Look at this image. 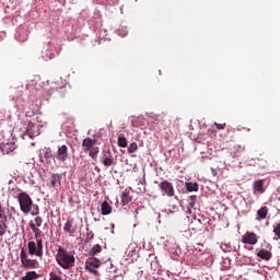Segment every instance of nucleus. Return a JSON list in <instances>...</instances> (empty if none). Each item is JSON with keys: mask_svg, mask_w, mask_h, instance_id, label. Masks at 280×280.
<instances>
[{"mask_svg": "<svg viewBox=\"0 0 280 280\" xmlns=\"http://www.w3.org/2000/svg\"><path fill=\"white\" fill-rule=\"evenodd\" d=\"M56 261L63 270H71L75 266V253L59 246L56 254Z\"/></svg>", "mask_w": 280, "mask_h": 280, "instance_id": "obj_1", "label": "nucleus"}, {"mask_svg": "<svg viewBox=\"0 0 280 280\" xmlns=\"http://www.w3.org/2000/svg\"><path fill=\"white\" fill-rule=\"evenodd\" d=\"M82 151L89 152V156L93 159V161H97V154H100V147H97V140L92 138H85L82 140Z\"/></svg>", "mask_w": 280, "mask_h": 280, "instance_id": "obj_2", "label": "nucleus"}, {"mask_svg": "<svg viewBox=\"0 0 280 280\" xmlns=\"http://www.w3.org/2000/svg\"><path fill=\"white\" fill-rule=\"evenodd\" d=\"M16 199L22 213H30L32 211V205H34V201L32 200V197L27 195V192H20L16 196Z\"/></svg>", "mask_w": 280, "mask_h": 280, "instance_id": "obj_3", "label": "nucleus"}, {"mask_svg": "<svg viewBox=\"0 0 280 280\" xmlns=\"http://www.w3.org/2000/svg\"><path fill=\"white\" fill-rule=\"evenodd\" d=\"M20 259H21L22 268H24L25 270L36 269L39 266L38 260L30 258L25 249L21 250Z\"/></svg>", "mask_w": 280, "mask_h": 280, "instance_id": "obj_4", "label": "nucleus"}, {"mask_svg": "<svg viewBox=\"0 0 280 280\" xmlns=\"http://www.w3.org/2000/svg\"><path fill=\"white\" fill-rule=\"evenodd\" d=\"M28 255H35V257H43V238L36 241H30L27 243Z\"/></svg>", "mask_w": 280, "mask_h": 280, "instance_id": "obj_5", "label": "nucleus"}, {"mask_svg": "<svg viewBox=\"0 0 280 280\" xmlns=\"http://www.w3.org/2000/svg\"><path fill=\"white\" fill-rule=\"evenodd\" d=\"M159 189L162 196H166V198H174L176 195V190H174V184L167 179H164L159 184Z\"/></svg>", "mask_w": 280, "mask_h": 280, "instance_id": "obj_6", "label": "nucleus"}, {"mask_svg": "<svg viewBox=\"0 0 280 280\" xmlns=\"http://www.w3.org/2000/svg\"><path fill=\"white\" fill-rule=\"evenodd\" d=\"M100 266H102V260L96 257H90L85 260V270L91 275H95V277L100 276V271H97Z\"/></svg>", "mask_w": 280, "mask_h": 280, "instance_id": "obj_7", "label": "nucleus"}, {"mask_svg": "<svg viewBox=\"0 0 280 280\" xmlns=\"http://www.w3.org/2000/svg\"><path fill=\"white\" fill-rule=\"evenodd\" d=\"M75 219L69 217L67 222L63 225L65 233H69L71 237L78 233V226L74 225Z\"/></svg>", "mask_w": 280, "mask_h": 280, "instance_id": "obj_8", "label": "nucleus"}, {"mask_svg": "<svg viewBox=\"0 0 280 280\" xmlns=\"http://www.w3.org/2000/svg\"><path fill=\"white\" fill-rule=\"evenodd\" d=\"M55 159H57V161H60L61 163H65V161L69 159V148L66 144L58 147Z\"/></svg>", "mask_w": 280, "mask_h": 280, "instance_id": "obj_9", "label": "nucleus"}, {"mask_svg": "<svg viewBox=\"0 0 280 280\" xmlns=\"http://www.w3.org/2000/svg\"><path fill=\"white\" fill-rule=\"evenodd\" d=\"M102 163L105 167H110L112 165H115V159H113V152H110V150H107L104 154H103V160Z\"/></svg>", "mask_w": 280, "mask_h": 280, "instance_id": "obj_10", "label": "nucleus"}, {"mask_svg": "<svg viewBox=\"0 0 280 280\" xmlns=\"http://www.w3.org/2000/svg\"><path fill=\"white\" fill-rule=\"evenodd\" d=\"M243 244H249L250 246H255L257 244V234L254 232H247L243 238H242Z\"/></svg>", "mask_w": 280, "mask_h": 280, "instance_id": "obj_11", "label": "nucleus"}, {"mask_svg": "<svg viewBox=\"0 0 280 280\" xmlns=\"http://www.w3.org/2000/svg\"><path fill=\"white\" fill-rule=\"evenodd\" d=\"M2 154H10L16 150V143L13 141H8L1 144L0 147Z\"/></svg>", "mask_w": 280, "mask_h": 280, "instance_id": "obj_12", "label": "nucleus"}, {"mask_svg": "<svg viewBox=\"0 0 280 280\" xmlns=\"http://www.w3.org/2000/svg\"><path fill=\"white\" fill-rule=\"evenodd\" d=\"M244 152H246V145L236 144L231 152L233 159H242L244 156Z\"/></svg>", "mask_w": 280, "mask_h": 280, "instance_id": "obj_13", "label": "nucleus"}, {"mask_svg": "<svg viewBox=\"0 0 280 280\" xmlns=\"http://www.w3.org/2000/svg\"><path fill=\"white\" fill-rule=\"evenodd\" d=\"M101 213L102 215H110L113 213V207L108 201H103L101 205Z\"/></svg>", "mask_w": 280, "mask_h": 280, "instance_id": "obj_14", "label": "nucleus"}, {"mask_svg": "<svg viewBox=\"0 0 280 280\" xmlns=\"http://www.w3.org/2000/svg\"><path fill=\"white\" fill-rule=\"evenodd\" d=\"M254 194H264L266 190L264 189V179L255 180L253 184Z\"/></svg>", "mask_w": 280, "mask_h": 280, "instance_id": "obj_15", "label": "nucleus"}, {"mask_svg": "<svg viewBox=\"0 0 280 280\" xmlns=\"http://www.w3.org/2000/svg\"><path fill=\"white\" fill-rule=\"evenodd\" d=\"M129 202H132V197L130 196V191L128 189H125L121 192V205L122 207H126Z\"/></svg>", "mask_w": 280, "mask_h": 280, "instance_id": "obj_16", "label": "nucleus"}, {"mask_svg": "<svg viewBox=\"0 0 280 280\" xmlns=\"http://www.w3.org/2000/svg\"><path fill=\"white\" fill-rule=\"evenodd\" d=\"M256 255L265 261H270V259H272V253L268 252L267 249H260Z\"/></svg>", "mask_w": 280, "mask_h": 280, "instance_id": "obj_17", "label": "nucleus"}, {"mask_svg": "<svg viewBox=\"0 0 280 280\" xmlns=\"http://www.w3.org/2000/svg\"><path fill=\"white\" fill-rule=\"evenodd\" d=\"M196 200H198V197L196 195L189 196L187 198V213H191V209L196 207Z\"/></svg>", "mask_w": 280, "mask_h": 280, "instance_id": "obj_18", "label": "nucleus"}, {"mask_svg": "<svg viewBox=\"0 0 280 280\" xmlns=\"http://www.w3.org/2000/svg\"><path fill=\"white\" fill-rule=\"evenodd\" d=\"M266 218H268V207L265 206L257 211V220H266Z\"/></svg>", "mask_w": 280, "mask_h": 280, "instance_id": "obj_19", "label": "nucleus"}, {"mask_svg": "<svg viewBox=\"0 0 280 280\" xmlns=\"http://www.w3.org/2000/svg\"><path fill=\"white\" fill-rule=\"evenodd\" d=\"M28 224H30V229L34 233L35 240H40V229H38L37 225L34 224V222H32V221Z\"/></svg>", "mask_w": 280, "mask_h": 280, "instance_id": "obj_20", "label": "nucleus"}, {"mask_svg": "<svg viewBox=\"0 0 280 280\" xmlns=\"http://www.w3.org/2000/svg\"><path fill=\"white\" fill-rule=\"evenodd\" d=\"M185 187L189 192L198 191V189H200V187L198 186V183H191V182H186Z\"/></svg>", "mask_w": 280, "mask_h": 280, "instance_id": "obj_21", "label": "nucleus"}, {"mask_svg": "<svg viewBox=\"0 0 280 280\" xmlns=\"http://www.w3.org/2000/svg\"><path fill=\"white\" fill-rule=\"evenodd\" d=\"M8 213H10V210L0 206V222L8 223Z\"/></svg>", "mask_w": 280, "mask_h": 280, "instance_id": "obj_22", "label": "nucleus"}, {"mask_svg": "<svg viewBox=\"0 0 280 280\" xmlns=\"http://www.w3.org/2000/svg\"><path fill=\"white\" fill-rule=\"evenodd\" d=\"M118 148H128V139L124 135L118 136Z\"/></svg>", "mask_w": 280, "mask_h": 280, "instance_id": "obj_23", "label": "nucleus"}, {"mask_svg": "<svg viewBox=\"0 0 280 280\" xmlns=\"http://www.w3.org/2000/svg\"><path fill=\"white\" fill-rule=\"evenodd\" d=\"M98 253H102V245L96 244L90 249L89 255L90 257H95Z\"/></svg>", "mask_w": 280, "mask_h": 280, "instance_id": "obj_24", "label": "nucleus"}, {"mask_svg": "<svg viewBox=\"0 0 280 280\" xmlns=\"http://www.w3.org/2000/svg\"><path fill=\"white\" fill-rule=\"evenodd\" d=\"M40 276L36 273V271H27L24 277H22V280H34L38 279Z\"/></svg>", "mask_w": 280, "mask_h": 280, "instance_id": "obj_25", "label": "nucleus"}, {"mask_svg": "<svg viewBox=\"0 0 280 280\" xmlns=\"http://www.w3.org/2000/svg\"><path fill=\"white\" fill-rule=\"evenodd\" d=\"M220 248L223 250V253H232L233 252V245H231V243H222L220 245Z\"/></svg>", "mask_w": 280, "mask_h": 280, "instance_id": "obj_26", "label": "nucleus"}, {"mask_svg": "<svg viewBox=\"0 0 280 280\" xmlns=\"http://www.w3.org/2000/svg\"><path fill=\"white\" fill-rule=\"evenodd\" d=\"M8 233V223L0 221V237H3Z\"/></svg>", "mask_w": 280, "mask_h": 280, "instance_id": "obj_27", "label": "nucleus"}, {"mask_svg": "<svg viewBox=\"0 0 280 280\" xmlns=\"http://www.w3.org/2000/svg\"><path fill=\"white\" fill-rule=\"evenodd\" d=\"M139 150V145L137 142H131L128 147V153L133 154V152H137Z\"/></svg>", "mask_w": 280, "mask_h": 280, "instance_id": "obj_28", "label": "nucleus"}, {"mask_svg": "<svg viewBox=\"0 0 280 280\" xmlns=\"http://www.w3.org/2000/svg\"><path fill=\"white\" fill-rule=\"evenodd\" d=\"M34 122L30 121L27 127H26V132H28V135H34Z\"/></svg>", "mask_w": 280, "mask_h": 280, "instance_id": "obj_29", "label": "nucleus"}, {"mask_svg": "<svg viewBox=\"0 0 280 280\" xmlns=\"http://www.w3.org/2000/svg\"><path fill=\"white\" fill-rule=\"evenodd\" d=\"M58 183V177H56V175H52L50 178V182L48 184V187H56V184Z\"/></svg>", "mask_w": 280, "mask_h": 280, "instance_id": "obj_30", "label": "nucleus"}, {"mask_svg": "<svg viewBox=\"0 0 280 280\" xmlns=\"http://www.w3.org/2000/svg\"><path fill=\"white\" fill-rule=\"evenodd\" d=\"M273 233L278 240H280V222L273 226Z\"/></svg>", "mask_w": 280, "mask_h": 280, "instance_id": "obj_31", "label": "nucleus"}, {"mask_svg": "<svg viewBox=\"0 0 280 280\" xmlns=\"http://www.w3.org/2000/svg\"><path fill=\"white\" fill-rule=\"evenodd\" d=\"M95 234L93 233V231H90L86 233L85 242H91V240H93Z\"/></svg>", "mask_w": 280, "mask_h": 280, "instance_id": "obj_32", "label": "nucleus"}, {"mask_svg": "<svg viewBox=\"0 0 280 280\" xmlns=\"http://www.w3.org/2000/svg\"><path fill=\"white\" fill-rule=\"evenodd\" d=\"M35 226H43V218L42 217H36L35 218Z\"/></svg>", "mask_w": 280, "mask_h": 280, "instance_id": "obj_33", "label": "nucleus"}, {"mask_svg": "<svg viewBox=\"0 0 280 280\" xmlns=\"http://www.w3.org/2000/svg\"><path fill=\"white\" fill-rule=\"evenodd\" d=\"M214 126L218 130H224V128H226V124L214 122Z\"/></svg>", "mask_w": 280, "mask_h": 280, "instance_id": "obj_34", "label": "nucleus"}, {"mask_svg": "<svg viewBox=\"0 0 280 280\" xmlns=\"http://www.w3.org/2000/svg\"><path fill=\"white\" fill-rule=\"evenodd\" d=\"M49 280H62V278L54 272H50Z\"/></svg>", "mask_w": 280, "mask_h": 280, "instance_id": "obj_35", "label": "nucleus"}, {"mask_svg": "<svg viewBox=\"0 0 280 280\" xmlns=\"http://www.w3.org/2000/svg\"><path fill=\"white\" fill-rule=\"evenodd\" d=\"M211 174H212V176H218V170L211 168Z\"/></svg>", "mask_w": 280, "mask_h": 280, "instance_id": "obj_36", "label": "nucleus"}, {"mask_svg": "<svg viewBox=\"0 0 280 280\" xmlns=\"http://www.w3.org/2000/svg\"><path fill=\"white\" fill-rule=\"evenodd\" d=\"M0 113H1L2 117H4V115H5V109L1 110Z\"/></svg>", "mask_w": 280, "mask_h": 280, "instance_id": "obj_37", "label": "nucleus"}]
</instances>
